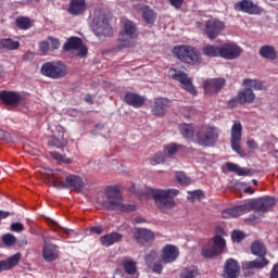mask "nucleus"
I'll return each mask as SVG.
<instances>
[{"mask_svg": "<svg viewBox=\"0 0 278 278\" xmlns=\"http://www.w3.org/2000/svg\"><path fill=\"white\" fill-rule=\"evenodd\" d=\"M135 223H137V224L144 223V218H142V217H136V218H135Z\"/></svg>", "mask_w": 278, "mask_h": 278, "instance_id": "obj_63", "label": "nucleus"}, {"mask_svg": "<svg viewBox=\"0 0 278 278\" xmlns=\"http://www.w3.org/2000/svg\"><path fill=\"white\" fill-rule=\"evenodd\" d=\"M227 80L225 78H210L204 83L205 94H218L225 88Z\"/></svg>", "mask_w": 278, "mask_h": 278, "instance_id": "obj_16", "label": "nucleus"}, {"mask_svg": "<svg viewBox=\"0 0 278 278\" xmlns=\"http://www.w3.org/2000/svg\"><path fill=\"white\" fill-rule=\"evenodd\" d=\"M125 103L135 109H140L144 105V98L135 92H126L124 97Z\"/></svg>", "mask_w": 278, "mask_h": 278, "instance_id": "obj_30", "label": "nucleus"}, {"mask_svg": "<svg viewBox=\"0 0 278 278\" xmlns=\"http://www.w3.org/2000/svg\"><path fill=\"white\" fill-rule=\"evenodd\" d=\"M251 253L252 255H256L257 257H266V245L262 243L261 241H254L251 244Z\"/></svg>", "mask_w": 278, "mask_h": 278, "instance_id": "obj_35", "label": "nucleus"}, {"mask_svg": "<svg viewBox=\"0 0 278 278\" xmlns=\"http://www.w3.org/2000/svg\"><path fill=\"white\" fill-rule=\"evenodd\" d=\"M50 157L55 162H62L63 164H72V160L66 157V154H60V152H49Z\"/></svg>", "mask_w": 278, "mask_h": 278, "instance_id": "obj_45", "label": "nucleus"}, {"mask_svg": "<svg viewBox=\"0 0 278 278\" xmlns=\"http://www.w3.org/2000/svg\"><path fill=\"white\" fill-rule=\"evenodd\" d=\"M175 178L180 186H190V184H192V179H190L184 172H176Z\"/></svg>", "mask_w": 278, "mask_h": 278, "instance_id": "obj_43", "label": "nucleus"}, {"mask_svg": "<svg viewBox=\"0 0 278 278\" xmlns=\"http://www.w3.org/2000/svg\"><path fill=\"white\" fill-rule=\"evenodd\" d=\"M136 10H140L142 18L147 25H155L157 21V13L149 5L136 4Z\"/></svg>", "mask_w": 278, "mask_h": 278, "instance_id": "obj_24", "label": "nucleus"}, {"mask_svg": "<svg viewBox=\"0 0 278 278\" xmlns=\"http://www.w3.org/2000/svg\"><path fill=\"white\" fill-rule=\"evenodd\" d=\"M91 29L100 40L103 38H112L114 36V28L110 25V20L108 15L103 12H98L94 14V17L91 22Z\"/></svg>", "mask_w": 278, "mask_h": 278, "instance_id": "obj_5", "label": "nucleus"}, {"mask_svg": "<svg viewBox=\"0 0 278 278\" xmlns=\"http://www.w3.org/2000/svg\"><path fill=\"white\" fill-rule=\"evenodd\" d=\"M168 108H170V100L166 98H155L151 106V112L154 116H164Z\"/></svg>", "mask_w": 278, "mask_h": 278, "instance_id": "obj_23", "label": "nucleus"}, {"mask_svg": "<svg viewBox=\"0 0 278 278\" xmlns=\"http://www.w3.org/2000/svg\"><path fill=\"white\" fill-rule=\"evenodd\" d=\"M243 214H249V206L247 204L224 210L222 217L226 219L238 218V216H242Z\"/></svg>", "mask_w": 278, "mask_h": 278, "instance_id": "obj_27", "label": "nucleus"}, {"mask_svg": "<svg viewBox=\"0 0 278 278\" xmlns=\"http://www.w3.org/2000/svg\"><path fill=\"white\" fill-rule=\"evenodd\" d=\"M270 278H278V263H276L270 271Z\"/></svg>", "mask_w": 278, "mask_h": 278, "instance_id": "obj_59", "label": "nucleus"}, {"mask_svg": "<svg viewBox=\"0 0 278 278\" xmlns=\"http://www.w3.org/2000/svg\"><path fill=\"white\" fill-rule=\"evenodd\" d=\"M15 23L18 27V29H31L33 23H31V18L27 17V16H18L15 20Z\"/></svg>", "mask_w": 278, "mask_h": 278, "instance_id": "obj_41", "label": "nucleus"}, {"mask_svg": "<svg viewBox=\"0 0 278 278\" xmlns=\"http://www.w3.org/2000/svg\"><path fill=\"white\" fill-rule=\"evenodd\" d=\"M172 8L175 10H181L185 0H168Z\"/></svg>", "mask_w": 278, "mask_h": 278, "instance_id": "obj_53", "label": "nucleus"}, {"mask_svg": "<svg viewBox=\"0 0 278 278\" xmlns=\"http://www.w3.org/2000/svg\"><path fill=\"white\" fill-rule=\"evenodd\" d=\"M244 192H245V194H254V193H255V190H253L252 187H247V188L244 189Z\"/></svg>", "mask_w": 278, "mask_h": 278, "instance_id": "obj_62", "label": "nucleus"}, {"mask_svg": "<svg viewBox=\"0 0 278 278\" xmlns=\"http://www.w3.org/2000/svg\"><path fill=\"white\" fill-rule=\"evenodd\" d=\"M146 194L154 200L157 210L163 212V214H168L170 210H175V197L179 194V190L149 188L147 189Z\"/></svg>", "mask_w": 278, "mask_h": 278, "instance_id": "obj_2", "label": "nucleus"}, {"mask_svg": "<svg viewBox=\"0 0 278 278\" xmlns=\"http://www.w3.org/2000/svg\"><path fill=\"white\" fill-rule=\"evenodd\" d=\"M49 147H54L55 149H63L66 147V139H64V127L60 126L56 128V132L48 138Z\"/></svg>", "mask_w": 278, "mask_h": 278, "instance_id": "obj_26", "label": "nucleus"}, {"mask_svg": "<svg viewBox=\"0 0 278 278\" xmlns=\"http://www.w3.org/2000/svg\"><path fill=\"white\" fill-rule=\"evenodd\" d=\"M253 101H255V92H253V89L245 87L237 93V97L227 102V106L233 110L238 104L245 105V103H253Z\"/></svg>", "mask_w": 278, "mask_h": 278, "instance_id": "obj_11", "label": "nucleus"}, {"mask_svg": "<svg viewBox=\"0 0 278 278\" xmlns=\"http://www.w3.org/2000/svg\"><path fill=\"white\" fill-rule=\"evenodd\" d=\"M199 276V268L197 266H190L184 268L180 274V278H194Z\"/></svg>", "mask_w": 278, "mask_h": 278, "instance_id": "obj_42", "label": "nucleus"}, {"mask_svg": "<svg viewBox=\"0 0 278 278\" xmlns=\"http://www.w3.org/2000/svg\"><path fill=\"white\" fill-rule=\"evenodd\" d=\"M77 55H78V58H86V55H88V48L86 46H80L78 48Z\"/></svg>", "mask_w": 278, "mask_h": 278, "instance_id": "obj_56", "label": "nucleus"}, {"mask_svg": "<svg viewBox=\"0 0 278 278\" xmlns=\"http://www.w3.org/2000/svg\"><path fill=\"white\" fill-rule=\"evenodd\" d=\"M134 239L138 244H151L155 240V233L147 228H137L134 232Z\"/></svg>", "mask_w": 278, "mask_h": 278, "instance_id": "obj_21", "label": "nucleus"}, {"mask_svg": "<svg viewBox=\"0 0 278 278\" xmlns=\"http://www.w3.org/2000/svg\"><path fill=\"white\" fill-rule=\"evenodd\" d=\"M1 240L5 247H14L16 244V237L12 233L2 235Z\"/></svg>", "mask_w": 278, "mask_h": 278, "instance_id": "obj_46", "label": "nucleus"}, {"mask_svg": "<svg viewBox=\"0 0 278 278\" xmlns=\"http://www.w3.org/2000/svg\"><path fill=\"white\" fill-rule=\"evenodd\" d=\"M168 78L174 79V81H179V84L182 85V88L192 94L193 97H197L198 91L194 85H192V80L188 78V74L181 70L177 68H170L168 71Z\"/></svg>", "mask_w": 278, "mask_h": 278, "instance_id": "obj_10", "label": "nucleus"}, {"mask_svg": "<svg viewBox=\"0 0 278 278\" xmlns=\"http://www.w3.org/2000/svg\"><path fill=\"white\" fill-rule=\"evenodd\" d=\"M188 194L189 201H201V199H205V194L201 190L189 191Z\"/></svg>", "mask_w": 278, "mask_h": 278, "instance_id": "obj_47", "label": "nucleus"}, {"mask_svg": "<svg viewBox=\"0 0 278 278\" xmlns=\"http://www.w3.org/2000/svg\"><path fill=\"white\" fill-rule=\"evenodd\" d=\"M179 257V249L174 244H166L161 252V260L164 264H173Z\"/></svg>", "mask_w": 278, "mask_h": 278, "instance_id": "obj_20", "label": "nucleus"}, {"mask_svg": "<svg viewBox=\"0 0 278 278\" xmlns=\"http://www.w3.org/2000/svg\"><path fill=\"white\" fill-rule=\"evenodd\" d=\"M240 277V264L236 258H228L225 261L223 278H239Z\"/></svg>", "mask_w": 278, "mask_h": 278, "instance_id": "obj_18", "label": "nucleus"}, {"mask_svg": "<svg viewBox=\"0 0 278 278\" xmlns=\"http://www.w3.org/2000/svg\"><path fill=\"white\" fill-rule=\"evenodd\" d=\"M11 231H15L16 233H21V231H25V226L21 223H13L11 225Z\"/></svg>", "mask_w": 278, "mask_h": 278, "instance_id": "obj_52", "label": "nucleus"}, {"mask_svg": "<svg viewBox=\"0 0 278 278\" xmlns=\"http://www.w3.org/2000/svg\"><path fill=\"white\" fill-rule=\"evenodd\" d=\"M123 266L127 275H136V273H138V267L134 261H124Z\"/></svg>", "mask_w": 278, "mask_h": 278, "instance_id": "obj_44", "label": "nucleus"}, {"mask_svg": "<svg viewBox=\"0 0 278 278\" xmlns=\"http://www.w3.org/2000/svg\"><path fill=\"white\" fill-rule=\"evenodd\" d=\"M60 255V251L55 243L48 242L47 240L43 241L42 247V257L45 262H55Z\"/></svg>", "mask_w": 278, "mask_h": 278, "instance_id": "obj_22", "label": "nucleus"}, {"mask_svg": "<svg viewBox=\"0 0 278 278\" xmlns=\"http://www.w3.org/2000/svg\"><path fill=\"white\" fill-rule=\"evenodd\" d=\"M122 240L123 235H121L119 232H111L100 237V244H102V247H112L116 244V242H121Z\"/></svg>", "mask_w": 278, "mask_h": 278, "instance_id": "obj_31", "label": "nucleus"}, {"mask_svg": "<svg viewBox=\"0 0 278 278\" xmlns=\"http://www.w3.org/2000/svg\"><path fill=\"white\" fill-rule=\"evenodd\" d=\"M90 233H96V236H101V233H103V228L102 226H92L89 229Z\"/></svg>", "mask_w": 278, "mask_h": 278, "instance_id": "obj_55", "label": "nucleus"}, {"mask_svg": "<svg viewBox=\"0 0 278 278\" xmlns=\"http://www.w3.org/2000/svg\"><path fill=\"white\" fill-rule=\"evenodd\" d=\"M48 225L51 227V229H53V231H60V229H62V227H60V224H58V222L53 219H49Z\"/></svg>", "mask_w": 278, "mask_h": 278, "instance_id": "obj_57", "label": "nucleus"}, {"mask_svg": "<svg viewBox=\"0 0 278 278\" xmlns=\"http://www.w3.org/2000/svg\"><path fill=\"white\" fill-rule=\"evenodd\" d=\"M91 100H92V98H91L90 96H87V97L85 98V101H87V103H90Z\"/></svg>", "mask_w": 278, "mask_h": 278, "instance_id": "obj_64", "label": "nucleus"}, {"mask_svg": "<svg viewBox=\"0 0 278 278\" xmlns=\"http://www.w3.org/2000/svg\"><path fill=\"white\" fill-rule=\"evenodd\" d=\"M40 73L49 79H63V77L68 75V68L62 61H52L43 63Z\"/></svg>", "mask_w": 278, "mask_h": 278, "instance_id": "obj_7", "label": "nucleus"}, {"mask_svg": "<svg viewBox=\"0 0 278 278\" xmlns=\"http://www.w3.org/2000/svg\"><path fill=\"white\" fill-rule=\"evenodd\" d=\"M206 58H220V46L207 45L202 49Z\"/></svg>", "mask_w": 278, "mask_h": 278, "instance_id": "obj_38", "label": "nucleus"}, {"mask_svg": "<svg viewBox=\"0 0 278 278\" xmlns=\"http://www.w3.org/2000/svg\"><path fill=\"white\" fill-rule=\"evenodd\" d=\"M162 258L160 262H156L153 264L152 266V270L153 273H155L156 275H162V270H164V266L162 265Z\"/></svg>", "mask_w": 278, "mask_h": 278, "instance_id": "obj_51", "label": "nucleus"}, {"mask_svg": "<svg viewBox=\"0 0 278 278\" xmlns=\"http://www.w3.org/2000/svg\"><path fill=\"white\" fill-rule=\"evenodd\" d=\"M235 10L237 12H245V14H262L264 9L262 7L253 3L251 0H241L235 4Z\"/></svg>", "mask_w": 278, "mask_h": 278, "instance_id": "obj_17", "label": "nucleus"}, {"mask_svg": "<svg viewBox=\"0 0 278 278\" xmlns=\"http://www.w3.org/2000/svg\"><path fill=\"white\" fill-rule=\"evenodd\" d=\"M49 40L50 47L53 51H55V49H60V39L49 37Z\"/></svg>", "mask_w": 278, "mask_h": 278, "instance_id": "obj_54", "label": "nucleus"}, {"mask_svg": "<svg viewBox=\"0 0 278 278\" xmlns=\"http://www.w3.org/2000/svg\"><path fill=\"white\" fill-rule=\"evenodd\" d=\"M21 47V42L13 40L12 38H4L0 40V49L7 51H16Z\"/></svg>", "mask_w": 278, "mask_h": 278, "instance_id": "obj_37", "label": "nucleus"}, {"mask_svg": "<svg viewBox=\"0 0 278 278\" xmlns=\"http://www.w3.org/2000/svg\"><path fill=\"white\" fill-rule=\"evenodd\" d=\"M21 257H23V255L21 254V252H17L9 256L7 260L0 261V273H3L5 270H12V268L18 266Z\"/></svg>", "mask_w": 278, "mask_h": 278, "instance_id": "obj_29", "label": "nucleus"}, {"mask_svg": "<svg viewBox=\"0 0 278 278\" xmlns=\"http://www.w3.org/2000/svg\"><path fill=\"white\" fill-rule=\"evenodd\" d=\"M164 157H165V154L162 153V152H157L153 159H152V165L153 166H157V164H164Z\"/></svg>", "mask_w": 278, "mask_h": 278, "instance_id": "obj_49", "label": "nucleus"}, {"mask_svg": "<svg viewBox=\"0 0 278 278\" xmlns=\"http://www.w3.org/2000/svg\"><path fill=\"white\" fill-rule=\"evenodd\" d=\"M39 47H40V51H42V53H48L49 51V41H41L39 43Z\"/></svg>", "mask_w": 278, "mask_h": 278, "instance_id": "obj_58", "label": "nucleus"}, {"mask_svg": "<svg viewBox=\"0 0 278 278\" xmlns=\"http://www.w3.org/2000/svg\"><path fill=\"white\" fill-rule=\"evenodd\" d=\"M240 142H242V123L240 121H235L230 130V144L232 151L238 153V155L244 153L242 147H240Z\"/></svg>", "mask_w": 278, "mask_h": 278, "instance_id": "obj_12", "label": "nucleus"}, {"mask_svg": "<svg viewBox=\"0 0 278 278\" xmlns=\"http://www.w3.org/2000/svg\"><path fill=\"white\" fill-rule=\"evenodd\" d=\"M258 53L264 60H270V62L277 60V50L273 46L266 45L261 47Z\"/></svg>", "mask_w": 278, "mask_h": 278, "instance_id": "obj_32", "label": "nucleus"}, {"mask_svg": "<svg viewBox=\"0 0 278 278\" xmlns=\"http://www.w3.org/2000/svg\"><path fill=\"white\" fill-rule=\"evenodd\" d=\"M172 52L174 58H177V60L184 64H190L191 66H194V64H201V52L192 46H175Z\"/></svg>", "mask_w": 278, "mask_h": 278, "instance_id": "obj_4", "label": "nucleus"}, {"mask_svg": "<svg viewBox=\"0 0 278 278\" xmlns=\"http://www.w3.org/2000/svg\"><path fill=\"white\" fill-rule=\"evenodd\" d=\"M21 93L16 91H8V90H2L0 91V101L4 105H18L22 100Z\"/></svg>", "mask_w": 278, "mask_h": 278, "instance_id": "obj_25", "label": "nucleus"}, {"mask_svg": "<svg viewBox=\"0 0 278 278\" xmlns=\"http://www.w3.org/2000/svg\"><path fill=\"white\" fill-rule=\"evenodd\" d=\"M231 240H232V242H242V240H244V232H242L240 230L232 231Z\"/></svg>", "mask_w": 278, "mask_h": 278, "instance_id": "obj_48", "label": "nucleus"}, {"mask_svg": "<svg viewBox=\"0 0 278 278\" xmlns=\"http://www.w3.org/2000/svg\"><path fill=\"white\" fill-rule=\"evenodd\" d=\"M226 168L228 173H236L239 177H247L251 175V169H243L242 167L236 165V163H226Z\"/></svg>", "mask_w": 278, "mask_h": 278, "instance_id": "obj_36", "label": "nucleus"}, {"mask_svg": "<svg viewBox=\"0 0 278 278\" xmlns=\"http://www.w3.org/2000/svg\"><path fill=\"white\" fill-rule=\"evenodd\" d=\"M226 242L220 235H215L211 241H208L202 248V255L206 258L218 257L223 251H225Z\"/></svg>", "mask_w": 278, "mask_h": 278, "instance_id": "obj_9", "label": "nucleus"}, {"mask_svg": "<svg viewBox=\"0 0 278 278\" xmlns=\"http://www.w3.org/2000/svg\"><path fill=\"white\" fill-rule=\"evenodd\" d=\"M242 49L236 42H227L219 46L220 58L223 60H238L242 55Z\"/></svg>", "mask_w": 278, "mask_h": 278, "instance_id": "obj_13", "label": "nucleus"}, {"mask_svg": "<svg viewBox=\"0 0 278 278\" xmlns=\"http://www.w3.org/2000/svg\"><path fill=\"white\" fill-rule=\"evenodd\" d=\"M64 179V172L56 170L51 174L50 176V184H52L53 188H60L61 190H64L66 188L67 190H71L72 192H81L84 190V179L77 175H68Z\"/></svg>", "mask_w": 278, "mask_h": 278, "instance_id": "obj_3", "label": "nucleus"}, {"mask_svg": "<svg viewBox=\"0 0 278 278\" xmlns=\"http://www.w3.org/2000/svg\"><path fill=\"white\" fill-rule=\"evenodd\" d=\"M225 29V23L219 20H208L204 26V34L210 40H216Z\"/></svg>", "mask_w": 278, "mask_h": 278, "instance_id": "obj_14", "label": "nucleus"}, {"mask_svg": "<svg viewBox=\"0 0 278 278\" xmlns=\"http://www.w3.org/2000/svg\"><path fill=\"white\" fill-rule=\"evenodd\" d=\"M104 197L106 200L101 202V206L108 212H136V205L123 203V193L118 186L106 187Z\"/></svg>", "mask_w": 278, "mask_h": 278, "instance_id": "obj_1", "label": "nucleus"}, {"mask_svg": "<svg viewBox=\"0 0 278 278\" xmlns=\"http://www.w3.org/2000/svg\"><path fill=\"white\" fill-rule=\"evenodd\" d=\"M67 12L71 16H84L88 12V2L86 0H70Z\"/></svg>", "mask_w": 278, "mask_h": 278, "instance_id": "obj_19", "label": "nucleus"}, {"mask_svg": "<svg viewBox=\"0 0 278 278\" xmlns=\"http://www.w3.org/2000/svg\"><path fill=\"white\" fill-rule=\"evenodd\" d=\"M9 137L10 135L8 134V131L0 129V140H8Z\"/></svg>", "mask_w": 278, "mask_h": 278, "instance_id": "obj_61", "label": "nucleus"}, {"mask_svg": "<svg viewBox=\"0 0 278 278\" xmlns=\"http://www.w3.org/2000/svg\"><path fill=\"white\" fill-rule=\"evenodd\" d=\"M157 258V252L156 251H151L147 256H146V264L148 266H151L153 262Z\"/></svg>", "mask_w": 278, "mask_h": 278, "instance_id": "obj_50", "label": "nucleus"}, {"mask_svg": "<svg viewBox=\"0 0 278 278\" xmlns=\"http://www.w3.org/2000/svg\"><path fill=\"white\" fill-rule=\"evenodd\" d=\"M245 205L248 207V212H252V210H256V212H268V210L275 205V200L270 197H265L254 200Z\"/></svg>", "mask_w": 278, "mask_h": 278, "instance_id": "obj_15", "label": "nucleus"}, {"mask_svg": "<svg viewBox=\"0 0 278 278\" xmlns=\"http://www.w3.org/2000/svg\"><path fill=\"white\" fill-rule=\"evenodd\" d=\"M136 31H138L136 23L131 22L130 20L125 21L124 28L122 31H119L116 48L119 49V51H122V49H129V47L134 45Z\"/></svg>", "mask_w": 278, "mask_h": 278, "instance_id": "obj_8", "label": "nucleus"}, {"mask_svg": "<svg viewBox=\"0 0 278 278\" xmlns=\"http://www.w3.org/2000/svg\"><path fill=\"white\" fill-rule=\"evenodd\" d=\"M247 144H248L249 149H252V150L257 149V142H255V140H248Z\"/></svg>", "mask_w": 278, "mask_h": 278, "instance_id": "obj_60", "label": "nucleus"}, {"mask_svg": "<svg viewBox=\"0 0 278 278\" xmlns=\"http://www.w3.org/2000/svg\"><path fill=\"white\" fill-rule=\"evenodd\" d=\"M243 86L244 88H250V90H266V85L260 79L245 78Z\"/></svg>", "mask_w": 278, "mask_h": 278, "instance_id": "obj_33", "label": "nucleus"}, {"mask_svg": "<svg viewBox=\"0 0 278 278\" xmlns=\"http://www.w3.org/2000/svg\"><path fill=\"white\" fill-rule=\"evenodd\" d=\"M269 264V261H267L266 256H263L261 258H255L253 261H244L241 263L242 270H253V268H256L257 270H262V268H266V265Z\"/></svg>", "mask_w": 278, "mask_h": 278, "instance_id": "obj_28", "label": "nucleus"}, {"mask_svg": "<svg viewBox=\"0 0 278 278\" xmlns=\"http://www.w3.org/2000/svg\"><path fill=\"white\" fill-rule=\"evenodd\" d=\"M180 134L186 140H192L194 138V126L190 124H182L179 126Z\"/></svg>", "mask_w": 278, "mask_h": 278, "instance_id": "obj_40", "label": "nucleus"}, {"mask_svg": "<svg viewBox=\"0 0 278 278\" xmlns=\"http://www.w3.org/2000/svg\"><path fill=\"white\" fill-rule=\"evenodd\" d=\"M84 45V40L79 37H70L63 46V50L73 51L79 49Z\"/></svg>", "mask_w": 278, "mask_h": 278, "instance_id": "obj_34", "label": "nucleus"}, {"mask_svg": "<svg viewBox=\"0 0 278 278\" xmlns=\"http://www.w3.org/2000/svg\"><path fill=\"white\" fill-rule=\"evenodd\" d=\"M184 149H186L184 144L169 143L164 146V154L167 155V157H173V155L179 153V151H184Z\"/></svg>", "mask_w": 278, "mask_h": 278, "instance_id": "obj_39", "label": "nucleus"}, {"mask_svg": "<svg viewBox=\"0 0 278 278\" xmlns=\"http://www.w3.org/2000/svg\"><path fill=\"white\" fill-rule=\"evenodd\" d=\"M218 128L211 125H202L195 131V139L200 147H214L218 142Z\"/></svg>", "mask_w": 278, "mask_h": 278, "instance_id": "obj_6", "label": "nucleus"}]
</instances>
